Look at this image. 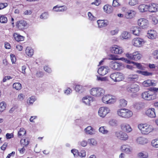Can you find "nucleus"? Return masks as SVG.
<instances>
[{"label":"nucleus","mask_w":158,"mask_h":158,"mask_svg":"<svg viewBox=\"0 0 158 158\" xmlns=\"http://www.w3.org/2000/svg\"><path fill=\"white\" fill-rule=\"evenodd\" d=\"M138 127L143 134L147 135L152 132L153 130V127L147 124H140Z\"/></svg>","instance_id":"1"},{"label":"nucleus","mask_w":158,"mask_h":158,"mask_svg":"<svg viewBox=\"0 0 158 158\" xmlns=\"http://www.w3.org/2000/svg\"><path fill=\"white\" fill-rule=\"evenodd\" d=\"M118 114L120 117L124 118H129L133 115L132 112L127 109H120L117 111Z\"/></svg>","instance_id":"2"},{"label":"nucleus","mask_w":158,"mask_h":158,"mask_svg":"<svg viewBox=\"0 0 158 158\" xmlns=\"http://www.w3.org/2000/svg\"><path fill=\"white\" fill-rule=\"evenodd\" d=\"M90 93L93 96L99 97L103 96L105 94V91L101 88H94L90 89Z\"/></svg>","instance_id":"3"},{"label":"nucleus","mask_w":158,"mask_h":158,"mask_svg":"<svg viewBox=\"0 0 158 158\" xmlns=\"http://www.w3.org/2000/svg\"><path fill=\"white\" fill-rule=\"evenodd\" d=\"M102 102L106 104H110L115 102L116 101L115 96L110 94L106 95L102 98Z\"/></svg>","instance_id":"4"},{"label":"nucleus","mask_w":158,"mask_h":158,"mask_svg":"<svg viewBox=\"0 0 158 158\" xmlns=\"http://www.w3.org/2000/svg\"><path fill=\"white\" fill-rule=\"evenodd\" d=\"M127 90L129 92L136 93L139 90V87L135 83L130 84L127 86Z\"/></svg>","instance_id":"5"},{"label":"nucleus","mask_w":158,"mask_h":158,"mask_svg":"<svg viewBox=\"0 0 158 158\" xmlns=\"http://www.w3.org/2000/svg\"><path fill=\"white\" fill-rule=\"evenodd\" d=\"M126 55L129 59L135 60H139L142 56V55L138 51L134 52L132 54L127 53Z\"/></svg>","instance_id":"6"},{"label":"nucleus","mask_w":158,"mask_h":158,"mask_svg":"<svg viewBox=\"0 0 158 158\" xmlns=\"http://www.w3.org/2000/svg\"><path fill=\"white\" fill-rule=\"evenodd\" d=\"M110 77L114 81H119L123 79V74L121 73H116L111 74Z\"/></svg>","instance_id":"7"},{"label":"nucleus","mask_w":158,"mask_h":158,"mask_svg":"<svg viewBox=\"0 0 158 158\" xmlns=\"http://www.w3.org/2000/svg\"><path fill=\"white\" fill-rule=\"evenodd\" d=\"M142 98L146 100H151L155 98V95L150 91L145 92L142 94Z\"/></svg>","instance_id":"8"},{"label":"nucleus","mask_w":158,"mask_h":158,"mask_svg":"<svg viewBox=\"0 0 158 158\" xmlns=\"http://www.w3.org/2000/svg\"><path fill=\"white\" fill-rule=\"evenodd\" d=\"M110 51L112 53L118 54H121L123 52L122 48L117 45H114L111 47Z\"/></svg>","instance_id":"9"},{"label":"nucleus","mask_w":158,"mask_h":158,"mask_svg":"<svg viewBox=\"0 0 158 158\" xmlns=\"http://www.w3.org/2000/svg\"><path fill=\"white\" fill-rule=\"evenodd\" d=\"M110 109L106 107H100L98 111V115L102 118L104 117L110 112Z\"/></svg>","instance_id":"10"},{"label":"nucleus","mask_w":158,"mask_h":158,"mask_svg":"<svg viewBox=\"0 0 158 158\" xmlns=\"http://www.w3.org/2000/svg\"><path fill=\"white\" fill-rule=\"evenodd\" d=\"M110 67L114 70H119L121 69L123 67V64L119 62L111 61L110 63Z\"/></svg>","instance_id":"11"},{"label":"nucleus","mask_w":158,"mask_h":158,"mask_svg":"<svg viewBox=\"0 0 158 158\" xmlns=\"http://www.w3.org/2000/svg\"><path fill=\"white\" fill-rule=\"evenodd\" d=\"M138 25L142 28L146 29L148 27V20L144 18H140L138 20Z\"/></svg>","instance_id":"12"},{"label":"nucleus","mask_w":158,"mask_h":158,"mask_svg":"<svg viewBox=\"0 0 158 158\" xmlns=\"http://www.w3.org/2000/svg\"><path fill=\"white\" fill-rule=\"evenodd\" d=\"M133 45L136 47H140L144 43L143 40L140 38L134 39L132 40Z\"/></svg>","instance_id":"13"},{"label":"nucleus","mask_w":158,"mask_h":158,"mask_svg":"<svg viewBox=\"0 0 158 158\" xmlns=\"http://www.w3.org/2000/svg\"><path fill=\"white\" fill-rule=\"evenodd\" d=\"M115 135L118 139L122 140H125L128 138V136L127 134L122 131L116 132Z\"/></svg>","instance_id":"14"},{"label":"nucleus","mask_w":158,"mask_h":158,"mask_svg":"<svg viewBox=\"0 0 158 158\" xmlns=\"http://www.w3.org/2000/svg\"><path fill=\"white\" fill-rule=\"evenodd\" d=\"M109 70L107 66H102L98 69V72L100 75L104 76L108 72Z\"/></svg>","instance_id":"15"},{"label":"nucleus","mask_w":158,"mask_h":158,"mask_svg":"<svg viewBox=\"0 0 158 158\" xmlns=\"http://www.w3.org/2000/svg\"><path fill=\"white\" fill-rule=\"evenodd\" d=\"M136 12L132 10H129L126 12L124 15L125 17L127 19H131L135 16Z\"/></svg>","instance_id":"16"},{"label":"nucleus","mask_w":158,"mask_h":158,"mask_svg":"<svg viewBox=\"0 0 158 158\" xmlns=\"http://www.w3.org/2000/svg\"><path fill=\"white\" fill-rule=\"evenodd\" d=\"M26 22L23 20L18 21L16 24V26L19 30H23L27 25Z\"/></svg>","instance_id":"17"},{"label":"nucleus","mask_w":158,"mask_h":158,"mask_svg":"<svg viewBox=\"0 0 158 158\" xmlns=\"http://www.w3.org/2000/svg\"><path fill=\"white\" fill-rule=\"evenodd\" d=\"M93 98L91 96H87L83 98L82 101L83 103L89 106L90 103L92 102L93 100Z\"/></svg>","instance_id":"18"},{"label":"nucleus","mask_w":158,"mask_h":158,"mask_svg":"<svg viewBox=\"0 0 158 158\" xmlns=\"http://www.w3.org/2000/svg\"><path fill=\"white\" fill-rule=\"evenodd\" d=\"M146 113L147 115L150 118H154L156 117L155 110L153 108L148 109L146 111Z\"/></svg>","instance_id":"19"},{"label":"nucleus","mask_w":158,"mask_h":158,"mask_svg":"<svg viewBox=\"0 0 158 158\" xmlns=\"http://www.w3.org/2000/svg\"><path fill=\"white\" fill-rule=\"evenodd\" d=\"M121 129L124 131L130 132L132 130L130 126L128 124L122 123L121 126Z\"/></svg>","instance_id":"20"},{"label":"nucleus","mask_w":158,"mask_h":158,"mask_svg":"<svg viewBox=\"0 0 158 158\" xmlns=\"http://www.w3.org/2000/svg\"><path fill=\"white\" fill-rule=\"evenodd\" d=\"M148 11L151 12H155L158 10V4L152 3L148 5Z\"/></svg>","instance_id":"21"},{"label":"nucleus","mask_w":158,"mask_h":158,"mask_svg":"<svg viewBox=\"0 0 158 158\" xmlns=\"http://www.w3.org/2000/svg\"><path fill=\"white\" fill-rule=\"evenodd\" d=\"M67 9V7L65 6H60L58 5H57L53 7L52 10L55 11L63 12L65 11Z\"/></svg>","instance_id":"22"},{"label":"nucleus","mask_w":158,"mask_h":158,"mask_svg":"<svg viewBox=\"0 0 158 158\" xmlns=\"http://www.w3.org/2000/svg\"><path fill=\"white\" fill-rule=\"evenodd\" d=\"M97 23L99 28H102L106 27L109 24L107 20H98Z\"/></svg>","instance_id":"23"},{"label":"nucleus","mask_w":158,"mask_h":158,"mask_svg":"<svg viewBox=\"0 0 158 158\" xmlns=\"http://www.w3.org/2000/svg\"><path fill=\"white\" fill-rule=\"evenodd\" d=\"M123 152L127 153H130L132 151V148L128 145H123L121 148Z\"/></svg>","instance_id":"24"},{"label":"nucleus","mask_w":158,"mask_h":158,"mask_svg":"<svg viewBox=\"0 0 158 158\" xmlns=\"http://www.w3.org/2000/svg\"><path fill=\"white\" fill-rule=\"evenodd\" d=\"M147 37L150 39H155L157 36V33L156 31L153 30H150L148 31Z\"/></svg>","instance_id":"25"},{"label":"nucleus","mask_w":158,"mask_h":158,"mask_svg":"<svg viewBox=\"0 0 158 158\" xmlns=\"http://www.w3.org/2000/svg\"><path fill=\"white\" fill-rule=\"evenodd\" d=\"M136 142L138 144L143 145L147 143L148 140L145 138L139 137L137 138Z\"/></svg>","instance_id":"26"},{"label":"nucleus","mask_w":158,"mask_h":158,"mask_svg":"<svg viewBox=\"0 0 158 158\" xmlns=\"http://www.w3.org/2000/svg\"><path fill=\"white\" fill-rule=\"evenodd\" d=\"M138 76L136 74H130L128 76L127 80L129 82L135 81L137 80Z\"/></svg>","instance_id":"27"},{"label":"nucleus","mask_w":158,"mask_h":158,"mask_svg":"<svg viewBox=\"0 0 158 158\" xmlns=\"http://www.w3.org/2000/svg\"><path fill=\"white\" fill-rule=\"evenodd\" d=\"M131 31L132 33L135 35L139 36L141 32V28L137 26L134 27L132 28Z\"/></svg>","instance_id":"28"},{"label":"nucleus","mask_w":158,"mask_h":158,"mask_svg":"<svg viewBox=\"0 0 158 158\" xmlns=\"http://www.w3.org/2000/svg\"><path fill=\"white\" fill-rule=\"evenodd\" d=\"M104 11L106 13L110 14L112 13L113 11V8L110 5H106L103 7Z\"/></svg>","instance_id":"29"},{"label":"nucleus","mask_w":158,"mask_h":158,"mask_svg":"<svg viewBox=\"0 0 158 158\" xmlns=\"http://www.w3.org/2000/svg\"><path fill=\"white\" fill-rule=\"evenodd\" d=\"M124 60H125V62L128 63H133L134 64L136 67L139 69L141 70L144 69V67L140 64L138 63H136L134 62L131 61L129 60H127L126 58H124Z\"/></svg>","instance_id":"30"},{"label":"nucleus","mask_w":158,"mask_h":158,"mask_svg":"<svg viewBox=\"0 0 158 158\" xmlns=\"http://www.w3.org/2000/svg\"><path fill=\"white\" fill-rule=\"evenodd\" d=\"M148 5L143 4L139 5L138 9L140 12H143L148 11Z\"/></svg>","instance_id":"31"},{"label":"nucleus","mask_w":158,"mask_h":158,"mask_svg":"<svg viewBox=\"0 0 158 158\" xmlns=\"http://www.w3.org/2000/svg\"><path fill=\"white\" fill-rule=\"evenodd\" d=\"M13 36L15 39L18 42L22 41L24 40V37L23 36L19 35L17 33H14L13 35Z\"/></svg>","instance_id":"32"},{"label":"nucleus","mask_w":158,"mask_h":158,"mask_svg":"<svg viewBox=\"0 0 158 158\" xmlns=\"http://www.w3.org/2000/svg\"><path fill=\"white\" fill-rule=\"evenodd\" d=\"M137 156L140 158H148L149 156V155L147 152L143 151L137 154Z\"/></svg>","instance_id":"33"},{"label":"nucleus","mask_w":158,"mask_h":158,"mask_svg":"<svg viewBox=\"0 0 158 158\" xmlns=\"http://www.w3.org/2000/svg\"><path fill=\"white\" fill-rule=\"evenodd\" d=\"M121 38L125 39H128L131 37L130 34L127 31L123 32L120 36Z\"/></svg>","instance_id":"34"},{"label":"nucleus","mask_w":158,"mask_h":158,"mask_svg":"<svg viewBox=\"0 0 158 158\" xmlns=\"http://www.w3.org/2000/svg\"><path fill=\"white\" fill-rule=\"evenodd\" d=\"M26 54L29 56H31L34 53L33 49L29 47H27L25 50Z\"/></svg>","instance_id":"35"},{"label":"nucleus","mask_w":158,"mask_h":158,"mask_svg":"<svg viewBox=\"0 0 158 158\" xmlns=\"http://www.w3.org/2000/svg\"><path fill=\"white\" fill-rule=\"evenodd\" d=\"M87 134L92 135L94 133V131L93 128L91 126H88L85 129Z\"/></svg>","instance_id":"36"},{"label":"nucleus","mask_w":158,"mask_h":158,"mask_svg":"<svg viewBox=\"0 0 158 158\" xmlns=\"http://www.w3.org/2000/svg\"><path fill=\"white\" fill-rule=\"evenodd\" d=\"M136 72L138 73L141 74L142 75L146 76H151L152 75V73L148 72L147 71L138 70Z\"/></svg>","instance_id":"37"},{"label":"nucleus","mask_w":158,"mask_h":158,"mask_svg":"<svg viewBox=\"0 0 158 158\" xmlns=\"http://www.w3.org/2000/svg\"><path fill=\"white\" fill-rule=\"evenodd\" d=\"M88 143L90 146H95L97 144V141L94 139L91 138L88 139Z\"/></svg>","instance_id":"38"},{"label":"nucleus","mask_w":158,"mask_h":158,"mask_svg":"<svg viewBox=\"0 0 158 158\" xmlns=\"http://www.w3.org/2000/svg\"><path fill=\"white\" fill-rule=\"evenodd\" d=\"M143 84L145 87H148L151 85H153V83L152 82V81L150 80H148L144 81Z\"/></svg>","instance_id":"39"},{"label":"nucleus","mask_w":158,"mask_h":158,"mask_svg":"<svg viewBox=\"0 0 158 158\" xmlns=\"http://www.w3.org/2000/svg\"><path fill=\"white\" fill-rule=\"evenodd\" d=\"M26 131L25 129L23 128H21L20 129L19 131L18 132V136L20 137L23 136L26 134Z\"/></svg>","instance_id":"40"},{"label":"nucleus","mask_w":158,"mask_h":158,"mask_svg":"<svg viewBox=\"0 0 158 158\" xmlns=\"http://www.w3.org/2000/svg\"><path fill=\"white\" fill-rule=\"evenodd\" d=\"M100 132L103 134H107L108 131L106 129V127L105 126H102L100 127L99 129Z\"/></svg>","instance_id":"41"},{"label":"nucleus","mask_w":158,"mask_h":158,"mask_svg":"<svg viewBox=\"0 0 158 158\" xmlns=\"http://www.w3.org/2000/svg\"><path fill=\"white\" fill-rule=\"evenodd\" d=\"M75 89L76 91L79 93H81L84 90L83 87L79 85H76L75 87Z\"/></svg>","instance_id":"42"},{"label":"nucleus","mask_w":158,"mask_h":158,"mask_svg":"<svg viewBox=\"0 0 158 158\" xmlns=\"http://www.w3.org/2000/svg\"><path fill=\"white\" fill-rule=\"evenodd\" d=\"M13 87L17 90H19L22 88V85L19 83H15L13 85Z\"/></svg>","instance_id":"43"},{"label":"nucleus","mask_w":158,"mask_h":158,"mask_svg":"<svg viewBox=\"0 0 158 158\" xmlns=\"http://www.w3.org/2000/svg\"><path fill=\"white\" fill-rule=\"evenodd\" d=\"M119 105L121 106H126L127 104V102L125 99H122L120 100L119 101Z\"/></svg>","instance_id":"44"},{"label":"nucleus","mask_w":158,"mask_h":158,"mask_svg":"<svg viewBox=\"0 0 158 158\" xmlns=\"http://www.w3.org/2000/svg\"><path fill=\"white\" fill-rule=\"evenodd\" d=\"M152 146L155 148H158V138L153 140L151 142Z\"/></svg>","instance_id":"45"},{"label":"nucleus","mask_w":158,"mask_h":158,"mask_svg":"<svg viewBox=\"0 0 158 158\" xmlns=\"http://www.w3.org/2000/svg\"><path fill=\"white\" fill-rule=\"evenodd\" d=\"M20 142L22 145L27 146L29 144V141L27 139H21Z\"/></svg>","instance_id":"46"},{"label":"nucleus","mask_w":158,"mask_h":158,"mask_svg":"<svg viewBox=\"0 0 158 158\" xmlns=\"http://www.w3.org/2000/svg\"><path fill=\"white\" fill-rule=\"evenodd\" d=\"M6 105L4 102L0 103V112L3 111L6 109Z\"/></svg>","instance_id":"47"},{"label":"nucleus","mask_w":158,"mask_h":158,"mask_svg":"<svg viewBox=\"0 0 158 158\" xmlns=\"http://www.w3.org/2000/svg\"><path fill=\"white\" fill-rule=\"evenodd\" d=\"M7 21V19L6 17L4 15L1 16L0 17V22L2 23H6Z\"/></svg>","instance_id":"48"},{"label":"nucleus","mask_w":158,"mask_h":158,"mask_svg":"<svg viewBox=\"0 0 158 158\" xmlns=\"http://www.w3.org/2000/svg\"><path fill=\"white\" fill-rule=\"evenodd\" d=\"M109 124L112 126H115L118 125V121L114 119H112L109 121Z\"/></svg>","instance_id":"49"},{"label":"nucleus","mask_w":158,"mask_h":158,"mask_svg":"<svg viewBox=\"0 0 158 158\" xmlns=\"http://www.w3.org/2000/svg\"><path fill=\"white\" fill-rule=\"evenodd\" d=\"M35 100V97L34 96H31L28 98L27 102L28 103L32 104L34 102Z\"/></svg>","instance_id":"50"},{"label":"nucleus","mask_w":158,"mask_h":158,"mask_svg":"<svg viewBox=\"0 0 158 158\" xmlns=\"http://www.w3.org/2000/svg\"><path fill=\"white\" fill-rule=\"evenodd\" d=\"M138 3V0H130L129 4L131 6H134Z\"/></svg>","instance_id":"51"},{"label":"nucleus","mask_w":158,"mask_h":158,"mask_svg":"<svg viewBox=\"0 0 158 158\" xmlns=\"http://www.w3.org/2000/svg\"><path fill=\"white\" fill-rule=\"evenodd\" d=\"M48 14L47 12H45L42 14L40 16V18L41 19H46L48 18Z\"/></svg>","instance_id":"52"},{"label":"nucleus","mask_w":158,"mask_h":158,"mask_svg":"<svg viewBox=\"0 0 158 158\" xmlns=\"http://www.w3.org/2000/svg\"><path fill=\"white\" fill-rule=\"evenodd\" d=\"M88 15L90 20L91 21L96 20V18L92 15V14L90 12L88 13Z\"/></svg>","instance_id":"53"},{"label":"nucleus","mask_w":158,"mask_h":158,"mask_svg":"<svg viewBox=\"0 0 158 158\" xmlns=\"http://www.w3.org/2000/svg\"><path fill=\"white\" fill-rule=\"evenodd\" d=\"M77 155L82 157H85L86 156L85 152L84 150H81L80 152H78Z\"/></svg>","instance_id":"54"},{"label":"nucleus","mask_w":158,"mask_h":158,"mask_svg":"<svg viewBox=\"0 0 158 158\" xmlns=\"http://www.w3.org/2000/svg\"><path fill=\"white\" fill-rule=\"evenodd\" d=\"M119 31V30L118 28L116 29H115L112 30L110 31V34L112 35H114L117 34Z\"/></svg>","instance_id":"55"},{"label":"nucleus","mask_w":158,"mask_h":158,"mask_svg":"<svg viewBox=\"0 0 158 158\" xmlns=\"http://www.w3.org/2000/svg\"><path fill=\"white\" fill-rule=\"evenodd\" d=\"M97 80L98 81H106L107 80V78L106 77H101L99 76H97Z\"/></svg>","instance_id":"56"},{"label":"nucleus","mask_w":158,"mask_h":158,"mask_svg":"<svg viewBox=\"0 0 158 158\" xmlns=\"http://www.w3.org/2000/svg\"><path fill=\"white\" fill-rule=\"evenodd\" d=\"M10 57L12 63H15L16 61V58L15 56L13 54H11Z\"/></svg>","instance_id":"57"},{"label":"nucleus","mask_w":158,"mask_h":158,"mask_svg":"<svg viewBox=\"0 0 158 158\" xmlns=\"http://www.w3.org/2000/svg\"><path fill=\"white\" fill-rule=\"evenodd\" d=\"M14 137V135L13 133H7L6 134V137L7 139H10Z\"/></svg>","instance_id":"58"},{"label":"nucleus","mask_w":158,"mask_h":158,"mask_svg":"<svg viewBox=\"0 0 158 158\" xmlns=\"http://www.w3.org/2000/svg\"><path fill=\"white\" fill-rule=\"evenodd\" d=\"M7 6L6 3H0V10L3 9Z\"/></svg>","instance_id":"59"},{"label":"nucleus","mask_w":158,"mask_h":158,"mask_svg":"<svg viewBox=\"0 0 158 158\" xmlns=\"http://www.w3.org/2000/svg\"><path fill=\"white\" fill-rule=\"evenodd\" d=\"M109 59L110 60H117V58L114 55L111 54L109 56Z\"/></svg>","instance_id":"60"},{"label":"nucleus","mask_w":158,"mask_h":158,"mask_svg":"<svg viewBox=\"0 0 158 158\" xmlns=\"http://www.w3.org/2000/svg\"><path fill=\"white\" fill-rule=\"evenodd\" d=\"M78 151L76 149H73L71 150V152L73 154L75 157L77 156L78 155Z\"/></svg>","instance_id":"61"},{"label":"nucleus","mask_w":158,"mask_h":158,"mask_svg":"<svg viewBox=\"0 0 158 158\" xmlns=\"http://www.w3.org/2000/svg\"><path fill=\"white\" fill-rule=\"evenodd\" d=\"M12 78V77H10V76H6L5 77L3 80V82H6L7 80H9L10 79H11Z\"/></svg>","instance_id":"62"},{"label":"nucleus","mask_w":158,"mask_h":158,"mask_svg":"<svg viewBox=\"0 0 158 158\" xmlns=\"http://www.w3.org/2000/svg\"><path fill=\"white\" fill-rule=\"evenodd\" d=\"M44 70L48 73H50L51 72V70L50 68L48 66H45L44 67Z\"/></svg>","instance_id":"63"},{"label":"nucleus","mask_w":158,"mask_h":158,"mask_svg":"<svg viewBox=\"0 0 158 158\" xmlns=\"http://www.w3.org/2000/svg\"><path fill=\"white\" fill-rule=\"evenodd\" d=\"M153 55L155 56V58L158 59V50H156L153 53Z\"/></svg>","instance_id":"64"}]
</instances>
